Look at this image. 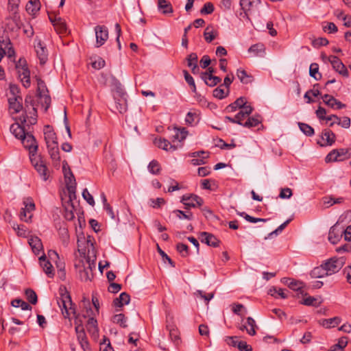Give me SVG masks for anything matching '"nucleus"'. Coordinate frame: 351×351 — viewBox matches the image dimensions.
<instances>
[{
  "label": "nucleus",
  "instance_id": "nucleus-46",
  "mask_svg": "<svg viewBox=\"0 0 351 351\" xmlns=\"http://www.w3.org/2000/svg\"><path fill=\"white\" fill-rule=\"evenodd\" d=\"M83 270L80 271V276L84 281H90L93 278V273L86 268V265L83 263Z\"/></svg>",
  "mask_w": 351,
  "mask_h": 351
},
{
  "label": "nucleus",
  "instance_id": "nucleus-36",
  "mask_svg": "<svg viewBox=\"0 0 351 351\" xmlns=\"http://www.w3.org/2000/svg\"><path fill=\"white\" fill-rule=\"evenodd\" d=\"M49 154L53 161L58 162L60 161V152L58 148V143L49 145L47 147Z\"/></svg>",
  "mask_w": 351,
  "mask_h": 351
},
{
  "label": "nucleus",
  "instance_id": "nucleus-60",
  "mask_svg": "<svg viewBox=\"0 0 351 351\" xmlns=\"http://www.w3.org/2000/svg\"><path fill=\"white\" fill-rule=\"evenodd\" d=\"M261 123V121L256 117H249L247 121L244 123H242V125L245 128H252L257 126Z\"/></svg>",
  "mask_w": 351,
  "mask_h": 351
},
{
  "label": "nucleus",
  "instance_id": "nucleus-11",
  "mask_svg": "<svg viewBox=\"0 0 351 351\" xmlns=\"http://www.w3.org/2000/svg\"><path fill=\"white\" fill-rule=\"evenodd\" d=\"M328 61L330 62L332 68L340 75L344 77L348 76V69L338 57L330 56L328 58Z\"/></svg>",
  "mask_w": 351,
  "mask_h": 351
},
{
  "label": "nucleus",
  "instance_id": "nucleus-18",
  "mask_svg": "<svg viewBox=\"0 0 351 351\" xmlns=\"http://www.w3.org/2000/svg\"><path fill=\"white\" fill-rule=\"evenodd\" d=\"M44 136L47 147L58 143L56 133L49 125L45 127Z\"/></svg>",
  "mask_w": 351,
  "mask_h": 351
},
{
  "label": "nucleus",
  "instance_id": "nucleus-54",
  "mask_svg": "<svg viewBox=\"0 0 351 351\" xmlns=\"http://www.w3.org/2000/svg\"><path fill=\"white\" fill-rule=\"evenodd\" d=\"M148 169L151 173L157 175L160 171V165L157 160H153L149 162Z\"/></svg>",
  "mask_w": 351,
  "mask_h": 351
},
{
  "label": "nucleus",
  "instance_id": "nucleus-31",
  "mask_svg": "<svg viewBox=\"0 0 351 351\" xmlns=\"http://www.w3.org/2000/svg\"><path fill=\"white\" fill-rule=\"evenodd\" d=\"M310 274L311 276L313 278H320L328 276L327 271H326V269L323 265V263L320 266L315 267L311 271Z\"/></svg>",
  "mask_w": 351,
  "mask_h": 351
},
{
  "label": "nucleus",
  "instance_id": "nucleus-47",
  "mask_svg": "<svg viewBox=\"0 0 351 351\" xmlns=\"http://www.w3.org/2000/svg\"><path fill=\"white\" fill-rule=\"evenodd\" d=\"M309 74L316 80H319L322 75L319 73V65L317 63H312L309 68Z\"/></svg>",
  "mask_w": 351,
  "mask_h": 351
},
{
  "label": "nucleus",
  "instance_id": "nucleus-17",
  "mask_svg": "<svg viewBox=\"0 0 351 351\" xmlns=\"http://www.w3.org/2000/svg\"><path fill=\"white\" fill-rule=\"evenodd\" d=\"M332 119H334L335 121L334 122H330L329 123L330 127H332L335 123L341 125L343 128H349L350 127L351 121L350 119L348 117H343V119L341 120L338 116L335 114L328 116L327 120Z\"/></svg>",
  "mask_w": 351,
  "mask_h": 351
},
{
  "label": "nucleus",
  "instance_id": "nucleus-57",
  "mask_svg": "<svg viewBox=\"0 0 351 351\" xmlns=\"http://www.w3.org/2000/svg\"><path fill=\"white\" fill-rule=\"evenodd\" d=\"M291 221V219H287L286 221H285L283 223H282L280 226H278V228H276L275 230L270 232L267 237H265V239L266 240V239H269L270 237H271L274 234L278 235V233L281 232L286 228V226L290 223Z\"/></svg>",
  "mask_w": 351,
  "mask_h": 351
},
{
  "label": "nucleus",
  "instance_id": "nucleus-2",
  "mask_svg": "<svg viewBox=\"0 0 351 351\" xmlns=\"http://www.w3.org/2000/svg\"><path fill=\"white\" fill-rule=\"evenodd\" d=\"M239 4L243 11L241 15L247 20L250 21V15L261 16L260 8L262 6L261 0H240Z\"/></svg>",
  "mask_w": 351,
  "mask_h": 351
},
{
  "label": "nucleus",
  "instance_id": "nucleus-8",
  "mask_svg": "<svg viewBox=\"0 0 351 351\" xmlns=\"http://www.w3.org/2000/svg\"><path fill=\"white\" fill-rule=\"evenodd\" d=\"M117 96L114 97L116 100V109L119 112L122 114L126 112L128 108L127 95L121 88L117 90Z\"/></svg>",
  "mask_w": 351,
  "mask_h": 351
},
{
  "label": "nucleus",
  "instance_id": "nucleus-33",
  "mask_svg": "<svg viewBox=\"0 0 351 351\" xmlns=\"http://www.w3.org/2000/svg\"><path fill=\"white\" fill-rule=\"evenodd\" d=\"M158 8L164 14L173 12L171 4L166 0H158Z\"/></svg>",
  "mask_w": 351,
  "mask_h": 351
},
{
  "label": "nucleus",
  "instance_id": "nucleus-16",
  "mask_svg": "<svg viewBox=\"0 0 351 351\" xmlns=\"http://www.w3.org/2000/svg\"><path fill=\"white\" fill-rule=\"evenodd\" d=\"M322 143L321 146H330L335 142L336 136L332 131L329 129H325L322 132L321 136Z\"/></svg>",
  "mask_w": 351,
  "mask_h": 351
},
{
  "label": "nucleus",
  "instance_id": "nucleus-24",
  "mask_svg": "<svg viewBox=\"0 0 351 351\" xmlns=\"http://www.w3.org/2000/svg\"><path fill=\"white\" fill-rule=\"evenodd\" d=\"M201 77L204 81L206 84L209 86H215L221 81L219 77L214 76L211 74H209L208 72L202 73Z\"/></svg>",
  "mask_w": 351,
  "mask_h": 351
},
{
  "label": "nucleus",
  "instance_id": "nucleus-1",
  "mask_svg": "<svg viewBox=\"0 0 351 351\" xmlns=\"http://www.w3.org/2000/svg\"><path fill=\"white\" fill-rule=\"evenodd\" d=\"M60 298L57 299L58 304L64 318H69L71 314L75 315V308L71 298L65 288L60 289Z\"/></svg>",
  "mask_w": 351,
  "mask_h": 351
},
{
  "label": "nucleus",
  "instance_id": "nucleus-25",
  "mask_svg": "<svg viewBox=\"0 0 351 351\" xmlns=\"http://www.w3.org/2000/svg\"><path fill=\"white\" fill-rule=\"evenodd\" d=\"M154 144L159 148L166 151H175L177 147L176 145H171L170 143L165 138H156Z\"/></svg>",
  "mask_w": 351,
  "mask_h": 351
},
{
  "label": "nucleus",
  "instance_id": "nucleus-44",
  "mask_svg": "<svg viewBox=\"0 0 351 351\" xmlns=\"http://www.w3.org/2000/svg\"><path fill=\"white\" fill-rule=\"evenodd\" d=\"M341 320V319L339 317H334L332 318L326 319L323 320L322 325L326 328L335 327L340 324Z\"/></svg>",
  "mask_w": 351,
  "mask_h": 351
},
{
  "label": "nucleus",
  "instance_id": "nucleus-9",
  "mask_svg": "<svg viewBox=\"0 0 351 351\" xmlns=\"http://www.w3.org/2000/svg\"><path fill=\"white\" fill-rule=\"evenodd\" d=\"M0 47L6 50L10 57L15 53L8 33L5 30L0 31Z\"/></svg>",
  "mask_w": 351,
  "mask_h": 351
},
{
  "label": "nucleus",
  "instance_id": "nucleus-55",
  "mask_svg": "<svg viewBox=\"0 0 351 351\" xmlns=\"http://www.w3.org/2000/svg\"><path fill=\"white\" fill-rule=\"evenodd\" d=\"M326 105L336 109H341L346 107L345 104L336 99L333 96L330 98V100L326 102Z\"/></svg>",
  "mask_w": 351,
  "mask_h": 351
},
{
  "label": "nucleus",
  "instance_id": "nucleus-41",
  "mask_svg": "<svg viewBox=\"0 0 351 351\" xmlns=\"http://www.w3.org/2000/svg\"><path fill=\"white\" fill-rule=\"evenodd\" d=\"M246 324L248 326V329H247V334L251 336L255 335L256 333V328H258L255 320L252 317H248L246 319Z\"/></svg>",
  "mask_w": 351,
  "mask_h": 351
},
{
  "label": "nucleus",
  "instance_id": "nucleus-51",
  "mask_svg": "<svg viewBox=\"0 0 351 351\" xmlns=\"http://www.w3.org/2000/svg\"><path fill=\"white\" fill-rule=\"evenodd\" d=\"M237 215H239L241 217H243L246 221L250 223H257L260 221L265 222L267 221V219L256 218L252 217L244 212H237Z\"/></svg>",
  "mask_w": 351,
  "mask_h": 351
},
{
  "label": "nucleus",
  "instance_id": "nucleus-13",
  "mask_svg": "<svg viewBox=\"0 0 351 351\" xmlns=\"http://www.w3.org/2000/svg\"><path fill=\"white\" fill-rule=\"evenodd\" d=\"M189 156L194 158L191 160V164L198 166L206 163L205 159L208 158L209 153L204 151L195 152L190 153Z\"/></svg>",
  "mask_w": 351,
  "mask_h": 351
},
{
  "label": "nucleus",
  "instance_id": "nucleus-27",
  "mask_svg": "<svg viewBox=\"0 0 351 351\" xmlns=\"http://www.w3.org/2000/svg\"><path fill=\"white\" fill-rule=\"evenodd\" d=\"M130 301V296L125 292H123L119 297L114 300L113 304L115 306L122 307L123 305L128 304Z\"/></svg>",
  "mask_w": 351,
  "mask_h": 351
},
{
  "label": "nucleus",
  "instance_id": "nucleus-14",
  "mask_svg": "<svg viewBox=\"0 0 351 351\" xmlns=\"http://www.w3.org/2000/svg\"><path fill=\"white\" fill-rule=\"evenodd\" d=\"M9 20L10 21L8 23L7 25L12 31L19 30L23 26L21 16L17 12H11Z\"/></svg>",
  "mask_w": 351,
  "mask_h": 351
},
{
  "label": "nucleus",
  "instance_id": "nucleus-53",
  "mask_svg": "<svg viewBox=\"0 0 351 351\" xmlns=\"http://www.w3.org/2000/svg\"><path fill=\"white\" fill-rule=\"evenodd\" d=\"M27 300L32 304H36L38 302V297L36 292L32 289H27L25 291Z\"/></svg>",
  "mask_w": 351,
  "mask_h": 351
},
{
  "label": "nucleus",
  "instance_id": "nucleus-15",
  "mask_svg": "<svg viewBox=\"0 0 351 351\" xmlns=\"http://www.w3.org/2000/svg\"><path fill=\"white\" fill-rule=\"evenodd\" d=\"M200 239L202 243L214 247L219 246L220 243V241L215 235L207 232H200Z\"/></svg>",
  "mask_w": 351,
  "mask_h": 351
},
{
  "label": "nucleus",
  "instance_id": "nucleus-4",
  "mask_svg": "<svg viewBox=\"0 0 351 351\" xmlns=\"http://www.w3.org/2000/svg\"><path fill=\"white\" fill-rule=\"evenodd\" d=\"M16 68L23 86L26 88H29L31 84L30 71L27 66L26 60L25 59H19Z\"/></svg>",
  "mask_w": 351,
  "mask_h": 351
},
{
  "label": "nucleus",
  "instance_id": "nucleus-58",
  "mask_svg": "<svg viewBox=\"0 0 351 351\" xmlns=\"http://www.w3.org/2000/svg\"><path fill=\"white\" fill-rule=\"evenodd\" d=\"M173 213L176 215V216L180 219H188V220H192L193 219V214L192 213H189L188 214L185 213L184 212L180 210H175L173 211Z\"/></svg>",
  "mask_w": 351,
  "mask_h": 351
},
{
  "label": "nucleus",
  "instance_id": "nucleus-62",
  "mask_svg": "<svg viewBox=\"0 0 351 351\" xmlns=\"http://www.w3.org/2000/svg\"><path fill=\"white\" fill-rule=\"evenodd\" d=\"M335 150L337 158H339V161H342L350 158V156L348 155V149H339Z\"/></svg>",
  "mask_w": 351,
  "mask_h": 351
},
{
  "label": "nucleus",
  "instance_id": "nucleus-34",
  "mask_svg": "<svg viewBox=\"0 0 351 351\" xmlns=\"http://www.w3.org/2000/svg\"><path fill=\"white\" fill-rule=\"evenodd\" d=\"M87 330L95 338L98 336L97 322L93 317H90L88 320Z\"/></svg>",
  "mask_w": 351,
  "mask_h": 351
},
{
  "label": "nucleus",
  "instance_id": "nucleus-21",
  "mask_svg": "<svg viewBox=\"0 0 351 351\" xmlns=\"http://www.w3.org/2000/svg\"><path fill=\"white\" fill-rule=\"evenodd\" d=\"M35 49L40 64H45L48 57L47 50L40 40L35 45Z\"/></svg>",
  "mask_w": 351,
  "mask_h": 351
},
{
  "label": "nucleus",
  "instance_id": "nucleus-6",
  "mask_svg": "<svg viewBox=\"0 0 351 351\" xmlns=\"http://www.w3.org/2000/svg\"><path fill=\"white\" fill-rule=\"evenodd\" d=\"M181 202L185 206L186 209L200 206L203 204L202 198L195 194H186L181 198Z\"/></svg>",
  "mask_w": 351,
  "mask_h": 351
},
{
  "label": "nucleus",
  "instance_id": "nucleus-5",
  "mask_svg": "<svg viewBox=\"0 0 351 351\" xmlns=\"http://www.w3.org/2000/svg\"><path fill=\"white\" fill-rule=\"evenodd\" d=\"M344 262L341 258H331L323 263L328 276L337 273L343 266Z\"/></svg>",
  "mask_w": 351,
  "mask_h": 351
},
{
  "label": "nucleus",
  "instance_id": "nucleus-19",
  "mask_svg": "<svg viewBox=\"0 0 351 351\" xmlns=\"http://www.w3.org/2000/svg\"><path fill=\"white\" fill-rule=\"evenodd\" d=\"M343 235V230L338 229L337 224L332 226L328 232V241L332 243H337L341 239Z\"/></svg>",
  "mask_w": 351,
  "mask_h": 351
},
{
  "label": "nucleus",
  "instance_id": "nucleus-63",
  "mask_svg": "<svg viewBox=\"0 0 351 351\" xmlns=\"http://www.w3.org/2000/svg\"><path fill=\"white\" fill-rule=\"evenodd\" d=\"M187 133V131L184 128H182V130L178 129L176 130V134L173 135V138L181 142L186 138Z\"/></svg>",
  "mask_w": 351,
  "mask_h": 351
},
{
  "label": "nucleus",
  "instance_id": "nucleus-45",
  "mask_svg": "<svg viewBox=\"0 0 351 351\" xmlns=\"http://www.w3.org/2000/svg\"><path fill=\"white\" fill-rule=\"evenodd\" d=\"M53 27L58 34H62L66 32V25L62 18H58L57 23L54 24Z\"/></svg>",
  "mask_w": 351,
  "mask_h": 351
},
{
  "label": "nucleus",
  "instance_id": "nucleus-12",
  "mask_svg": "<svg viewBox=\"0 0 351 351\" xmlns=\"http://www.w3.org/2000/svg\"><path fill=\"white\" fill-rule=\"evenodd\" d=\"M21 140L24 147L29 150V153L37 152L38 145L32 134L27 133Z\"/></svg>",
  "mask_w": 351,
  "mask_h": 351
},
{
  "label": "nucleus",
  "instance_id": "nucleus-35",
  "mask_svg": "<svg viewBox=\"0 0 351 351\" xmlns=\"http://www.w3.org/2000/svg\"><path fill=\"white\" fill-rule=\"evenodd\" d=\"M245 104V98L241 97L238 98L234 102L228 105L226 109L228 110V112H234L237 108L241 110V107H243Z\"/></svg>",
  "mask_w": 351,
  "mask_h": 351
},
{
  "label": "nucleus",
  "instance_id": "nucleus-50",
  "mask_svg": "<svg viewBox=\"0 0 351 351\" xmlns=\"http://www.w3.org/2000/svg\"><path fill=\"white\" fill-rule=\"evenodd\" d=\"M112 322L117 324H119L122 328H126V317L122 313L117 314L112 317Z\"/></svg>",
  "mask_w": 351,
  "mask_h": 351
},
{
  "label": "nucleus",
  "instance_id": "nucleus-56",
  "mask_svg": "<svg viewBox=\"0 0 351 351\" xmlns=\"http://www.w3.org/2000/svg\"><path fill=\"white\" fill-rule=\"evenodd\" d=\"M13 228L16 231L17 234L20 237H26L28 234L27 228L23 225L14 224Z\"/></svg>",
  "mask_w": 351,
  "mask_h": 351
},
{
  "label": "nucleus",
  "instance_id": "nucleus-64",
  "mask_svg": "<svg viewBox=\"0 0 351 351\" xmlns=\"http://www.w3.org/2000/svg\"><path fill=\"white\" fill-rule=\"evenodd\" d=\"M91 65L95 69H101L105 66V60L100 57H97L91 62Z\"/></svg>",
  "mask_w": 351,
  "mask_h": 351
},
{
  "label": "nucleus",
  "instance_id": "nucleus-20",
  "mask_svg": "<svg viewBox=\"0 0 351 351\" xmlns=\"http://www.w3.org/2000/svg\"><path fill=\"white\" fill-rule=\"evenodd\" d=\"M40 265L43 268L44 272L49 278H52L54 276V269L51 263L46 260L45 254H43L39 258Z\"/></svg>",
  "mask_w": 351,
  "mask_h": 351
},
{
  "label": "nucleus",
  "instance_id": "nucleus-23",
  "mask_svg": "<svg viewBox=\"0 0 351 351\" xmlns=\"http://www.w3.org/2000/svg\"><path fill=\"white\" fill-rule=\"evenodd\" d=\"M28 243L36 255H38L43 250L42 241L38 237H31L28 239Z\"/></svg>",
  "mask_w": 351,
  "mask_h": 351
},
{
  "label": "nucleus",
  "instance_id": "nucleus-39",
  "mask_svg": "<svg viewBox=\"0 0 351 351\" xmlns=\"http://www.w3.org/2000/svg\"><path fill=\"white\" fill-rule=\"evenodd\" d=\"M348 344V337H342L339 339L338 343L332 346L330 351H343V348Z\"/></svg>",
  "mask_w": 351,
  "mask_h": 351
},
{
  "label": "nucleus",
  "instance_id": "nucleus-38",
  "mask_svg": "<svg viewBox=\"0 0 351 351\" xmlns=\"http://www.w3.org/2000/svg\"><path fill=\"white\" fill-rule=\"evenodd\" d=\"M237 75L243 84H249L252 82V77L248 75L243 69H238L237 71Z\"/></svg>",
  "mask_w": 351,
  "mask_h": 351
},
{
  "label": "nucleus",
  "instance_id": "nucleus-48",
  "mask_svg": "<svg viewBox=\"0 0 351 351\" xmlns=\"http://www.w3.org/2000/svg\"><path fill=\"white\" fill-rule=\"evenodd\" d=\"M23 205L24 207L23 208L27 210L28 214H32V212L35 210V204L33 199L31 197L25 198L23 199Z\"/></svg>",
  "mask_w": 351,
  "mask_h": 351
},
{
  "label": "nucleus",
  "instance_id": "nucleus-52",
  "mask_svg": "<svg viewBox=\"0 0 351 351\" xmlns=\"http://www.w3.org/2000/svg\"><path fill=\"white\" fill-rule=\"evenodd\" d=\"M35 169L44 180H47V168L46 165L44 164L43 161H40V164L36 167Z\"/></svg>",
  "mask_w": 351,
  "mask_h": 351
},
{
  "label": "nucleus",
  "instance_id": "nucleus-61",
  "mask_svg": "<svg viewBox=\"0 0 351 351\" xmlns=\"http://www.w3.org/2000/svg\"><path fill=\"white\" fill-rule=\"evenodd\" d=\"M176 249L182 256L186 257L189 255V247L187 245L182 243H178Z\"/></svg>",
  "mask_w": 351,
  "mask_h": 351
},
{
  "label": "nucleus",
  "instance_id": "nucleus-22",
  "mask_svg": "<svg viewBox=\"0 0 351 351\" xmlns=\"http://www.w3.org/2000/svg\"><path fill=\"white\" fill-rule=\"evenodd\" d=\"M187 62V66L191 69V71L193 74H196L199 71L197 66L198 57L197 53H191L186 58Z\"/></svg>",
  "mask_w": 351,
  "mask_h": 351
},
{
  "label": "nucleus",
  "instance_id": "nucleus-26",
  "mask_svg": "<svg viewBox=\"0 0 351 351\" xmlns=\"http://www.w3.org/2000/svg\"><path fill=\"white\" fill-rule=\"evenodd\" d=\"M40 8V3L39 0H30L26 5L27 12L32 14L35 15Z\"/></svg>",
  "mask_w": 351,
  "mask_h": 351
},
{
  "label": "nucleus",
  "instance_id": "nucleus-32",
  "mask_svg": "<svg viewBox=\"0 0 351 351\" xmlns=\"http://www.w3.org/2000/svg\"><path fill=\"white\" fill-rule=\"evenodd\" d=\"M248 52L254 53V56H263L265 53V48L263 44L257 43L252 45L249 48Z\"/></svg>",
  "mask_w": 351,
  "mask_h": 351
},
{
  "label": "nucleus",
  "instance_id": "nucleus-28",
  "mask_svg": "<svg viewBox=\"0 0 351 351\" xmlns=\"http://www.w3.org/2000/svg\"><path fill=\"white\" fill-rule=\"evenodd\" d=\"M67 165L68 164L66 161L63 162L62 168H63V172H64V178H65L66 185L72 184L73 182H76L75 177L73 176L71 169L69 167H66V166H67Z\"/></svg>",
  "mask_w": 351,
  "mask_h": 351
},
{
  "label": "nucleus",
  "instance_id": "nucleus-3",
  "mask_svg": "<svg viewBox=\"0 0 351 351\" xmlns=\"http://www.w3.org/2000/svg\"><path fill=\"white\" fill-rule=\"evenodd\" d=\"M10 92L11 96L8 98L9 109L12 113H18L23 108V99L19 95H16L15 93H19L18 87L16 86H10Z\"/></svg>",
  "mask_w": 351,
  "mask_h": 351
},
{
  "label": "nucleus",
  "instance_id": "nucleus-42",
  "mask_svg": "<svg viewBox=\"0 0 351 351\" xmlns=\"http://www.w3.org/2000/svg\"><path fill=\"white\" fill-rule=\"evenodd\" d=\"M167 329L169 330L170 339L176 344L179 343L180 337L178 330L173 326H167Z\"/></svg>",
  "mask_w": 351,
  "mask_h": 351
},
{
  "label": "nucleus",
  "instance_id": "nucleus-29",
  "mask_svg": "<svg viewBox=\"0 0 351 351\" xmlns=\"http://www.w3.org/2000/svg\"><path fill=\"white\" fill-rule=\"evenodd\" d=\"M10 131L16 138L19 139H21L27 134L25 132L24 128L17 123H13L11 125Z\"/></svg>",
  "mask_w": 351,
  "mask_h": 351
},
{
  "label": "nucleus",
  "instance_id": "nucleus-7",
  "mask_svg": "<svg viewBox=\"0 0 351 351\" xmlns=\"http://www.w3.org/2000/svg\"><path fill=\"white\" fill-rule=\"evenodd\" d=\"M36 80L37 82V92L38 96L43 99L44 103L46 104L45 110H47L51 103L50 97L46 94L48 92L45 83L38 76H36Z\"/></svg>",
  "mask_w": 351,
  "mask_h": 351
},
{
  "label": "nucleus",
  "instance_id": "nucleus-40",
  "mask_svg": "<svg viewBox=\"0 0 351 351\" xmlns=\"http://www.w3.org/2000/svg\"><path fill=\"white\" fill-rule=\"evenodd\" d=\"M230 90L228 88H224L223 85H220L213 90V96L218 99H223L228 96Z\"/></svg>",
  "mask_w": 351,
  "mask_h": 351
},
{
  "label": "nucleus",
  "instance_id": "nucleus-43",
  "mask_svg": "<svg viewBox=\"0 0 351 351\" xmlns=\"http://www.w3.org/2000/svg\"><path fill=\"white\" fill-rule=\"evenodd\" d=\"M269 294L275 298H281L285 299L288 298V295L286 293L285 290L281 288L273 287L269 289Z\"/></svg>",
  "mask_w": 351,
  "mask_h": 351
},
{
  "label": "nucleus",
  "instance_id": "nucleus-59",
  "mask_svg": "<svg viewBox=\"0 0 351 351\" xmlns=\"http://www.w3.org/2000/svg\"><path fill=\"white\" fill-rule=\"evenodd\" d=\"M183 74L186 82L189 84V86L192 87L193 92H195L196 86L193 77L189 73V72L186 70L183 71Z\"/></svg>",
  "mask_w": 351,
  "mask_h": 351
},
{
  "label": "nucleus",
  "instance_id": "nucleus-49",
  "mask_svg": "<svg viewBox=\"0 0 351 351\" xmlns=\"http://www.w3.org/2000/svg\"><path fill=\"white\" fill-rule=\"evenodd\" d=\"M300 130L306 136H312L315 132L314 129L307 123H298Z\"/></svg>",
  "mask_w": 351,
  "mask_h": 351
},
{
  "label": "nucleus",
  "instance_id": "nucleus-30",
  "mask_svg": "<svg viewBox=\"0 0 351 351\" xmlns=\"http://www.w3.org/2000/svg\"><path fill=\"white\" fill-rule=\"evenodd\" d=\"M217 36V31L214 29V28L211 26H208L204 30V39L208 43H211L214 39H215Z\"/></svg>",
  "mask_w": 351,
  "mask_h": 351
},
{
  "label": "nucleus",
  "instance_id": "nucleus-10",
  "mask_svg": "<svg viewBox=\"0 0 351 351\" xmlns=\"http://www.w3.org/2000/svg\"><path fill=\"white\" fill-rule=\"evenodd\" d=\"M96 36V46L99 47L102 46L108 38V30L104 25H97L95 27Z\"/></svg>",
  "mask_w": 351,
  "mask_h": 351
},
{
  "label": "nucleus",
  "instance_id": "nucleus-37",
  "mask_svg": "<svg viewBox=\"0 0 351 351\" xmlns=\"http://www.w3.org/2000/svg\"><path fill=\"white\" fill-rule=\"evenodd\" d=\"M284 282L287 285L290 289L297 291H301L303 285L302 282L290 278H285Z\"/></svg>",
  "mask_w": 351,
  "mask_h": 351
}]
</instances>
